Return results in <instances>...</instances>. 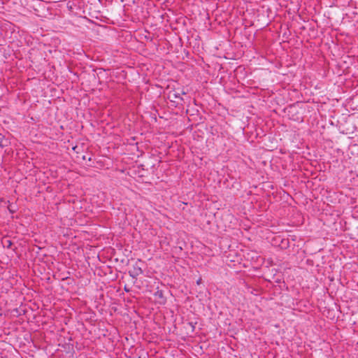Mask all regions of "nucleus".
Instances as JSON below:
<instances>
[{"label":"nucleus","mask_w":358,"mask_h":358,"mask_svg":"<svg viewBox=\"0 0 358 358\" xmlns=\"http://www.w3.org/2000/svg\"><path fill=\"white\" fill-rule=\"evenodd\" d=\"M129 275L133 278H136L138 275L143 273V270L138 266H134L132 270L129 271Z\"/></svg>","instance_id":"f257e3e1"},{"label":"nucleus","mask_w":358,"mask_h":358,"mask_svg":"<svg viewBox=\"0 0 358 358\" xmlns=\"http://www.w3.org/2000/svg\"><path fill=\"white\" fill-rule=\"evenodd\" d=\"M6 243H8L7 247H10V246L11 245V244H12V243H11V241H9V240H7V241H6Z\"/></svg>","instance_id":"f03ea898"},{"label":"nucleus","mask_w":358,"mask_h":358,"mask_svg":"<svg viewBox=\"0 0 358 358\" xmlns=\"http://www.w3.org/2000/svg\"><path fill=\"white\" fill-rule=\"evenodd\" d=\"M157 294H159V296H162V292H157Z\"/></svg>","instance_id":"7ed1b4c3"}]
</instances>
